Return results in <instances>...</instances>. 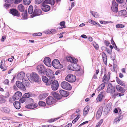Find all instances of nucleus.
Here are the masks:
<instances>
[{"mask_svg": "<svg viewBox=\"0 0 127 127\" xmlns=\"http://www.w3.org/2000/svg\"><path fill=\"white\" fill-rule=\"evenodd\" d=\"M51 84V88L54 91L58 89L59 87V83L58 81L53 79H49V82L47 83V85L49 86Z\"/></svg>", "mask_w": 127, "mask_h": 127, "instance_id": "1", "label": "nucleus"}, {"mask_svg": "<svg viewBox=\"0 0 127 127\" xmlns=\"http://www.w3.org/2000/svg\"><path fill=\"white\" fill-rule=\"evenodd\" d=\"M28 79L30 81H34L37 83H39L40 80V79L39 78L38 75L34 72L32 73L30 75V77Z\"/></svg>", "mask_w": 127, "mask_h": 127, "instance_id": "2", "label": "nucleus"}, {"mask_svg": "<svg viewBox=\"0 0 127 127\" xmlns=\"http://www.w3.org/2000/svg\"><path fill=\"white\" fill-rule=\"evenodd\" d=\"M52 65L56 69H61L63 67V65L61 64L57 59H54L52 61Z\"/></svg>", "mask_w": 127, "mask_h": 127, "instance_id": "3", "label": "nucleus"}, {"mask_svg": "<svg viewBox=\"0 0 127 127\" xmlns=\"http://www.w3.org/2000/svg\"><path fill=\"white\" fill-rule=\"evenodd\" d=\"M37 70L40 74H44L46 69L44 66L42 65H38L36 67Z\"/></svg>", "mask_w": 127, "mask_h": 127, "instance_id": "4", "label": "nucleus"}, {"mask_svg": "<svg viewBox=\"0 0 127 127\" xmlns=\"http://www.w3.org/2000/svg\"><path fill=\"white\" fill-rule=\"evenodd\" d=\"M61 86L63 89L67 90H70L71 89L70 85L65 81L62 82L61 84Z\"/></svg>", "mask_w": 127, "mask_h": 127, "instance_id": "5", "label": "nucleus"}, {"mask_svg": "<svg viewBox=\"0 0 127 127\" xmlns=\"http://www.w3.org/2000/svg\"><path fill=\"white\" fill-rule=\"evenodd\" d=\"M76 79V77L71 74L68 75L65 78V80L69 82H74Z\"/></svg>", "mask_w": 127, "mask_h": 127, "instance_id": "6", "label": "nucleus"}, {"mask_svg": "<svg viewBox=\"0 0 127 127\" xmlns=\"http://www.w3.org/2000/svg\"><path fill=\"white\" fill-rule=\"evenodd\" d=\"M111 9L113 12L117 13L118 11V5L114 0L112 1Z\"/></svg>", "mask_w": 127, "mask_h": 127, "instance_id": "7", "label": "nucleus"}, {"mask_svg": "<svg viewBox=\"0 0 127 127\" xmlns=\"http://www.w3.org/2000/svg\"><path fill=\"white\" fill-rule=\"evenodd\" d=\"M47 76L50 79H53L55 77L54 74L52 70L50 69H46L45 72Z\"/></svg>", "mask_w": 127, "mask_h": 127, "instance_id": "8", "label": "nucleus"}, {"mask_svg": "<svg viewBox=\"0 0 127 127\" xmlns=\"http://www.w3.org/2000/svg\"><path fill=\"white\" fill-rule=\"evenodd\" d=\"M55 102V100L53 97L50 96L47 98L46 100V102L47 104L51 105L54 104Z\"/></svg>", "mask_w": 127, "mask_h": 127, "instance_id": "9", "label": "nucleus"}, {"mask_svg": "<svg viewBox=\"0 0 127 127\" xmlns=\"http://www.w3.org/2000/svg\"><path fill=\"white\" fill-rule=\"evenodd\" d=\"M16 84L17 87L21 90L24 91L26 90L25 87L21 82L17 81L16 82Z\"/></svg>", "mask_w": 127, "mask_h": 127, "instance_id": "10", "label": "nucleus"}, {"mask_svg": "<svg viewBox=\"0 0 127 127\" xmlns=\"http://www.w3.org/2000/svg\"><path fill=\"white\" fill-rule=\"evenodd\" d=\"M44 63L47 66H50L51 65V62L50 59L49 57L45 58L44 60Z\"/></svg>", "mask_w": 127, "mask_h": 127, "instance_id": "11", "label": "nucleus"}, {"mask_svg": "<svg viewBox=\"0 0 127 127\" xmlns=\"http://www.w3.org/2000/svg\"><path fill=\"white\" fill-rule=\"evenodd\" d=\"M41 10L40 9H34L32 14L31 16L32 17H33L35 16L40 15L41 14Z\"/></svg>", "mask_w": 127, "mask_h": 127, "instance_id": "12", "label": "nucleus"}, {"mask_svg": "<svg viewBox=\"0 0 127 127\" xmlns=\"http://www.w3.org/2000/svg\"><path fill=\"white\" fill-rule=\"evenodd\" d=\"M41 9L44 12H47L49 11L50 9V6L47 4H41Z\"/></svg>", "mask_w": 127, "mask_h": 127, "instance_id": "13", "label": "nucleus"}, {"mask_svg": "<svg viewBox=\"0 0 127 127\" xmlns=\"http://www.w3.org/2000/svg\"><path fill=\"white\" fill-rule=\"evenodd\" d=\"M37 106V105L35 103H31L26 105L25 107L28 109H33L36 108Z\"/></svg>", "mask_w": 127, "mask_h": 127, "instance_id": "14", "label": "nucleus"}, {"mask_svg": "<svg viewBox=\"0 0 127 127\" xmlns=\"http://www.w3.org/2000/svg\"><path fill=\"white\" fill-rule=\"evenodd\" d=\"M10 11L11 14L14 16L19 17L20 16V14L18 11L15 9H11Z\"/></svg>", "mask_w": 127, "mask_h": 127, "instance_id": "15", "label": "nucleus"}, {"mask_svg": "<svg viewBox=\"0 0 127 127\" xmlns=\"http://www.w3.org/2000/svg\"><path fill=\"white\" fill-rule=\"evenodd\" d=\"M14 107L17 109H19L21 107V104L19 101H15L13 103Z\"/></svg>", "mask_w": 127, "mask_h": 127, "instance_id": "16", "label": "nucleus"}, {"mask_svg": "<svg viewBox=\"0 0 127 127\" xmlns=\"http://www.w3.org/2000/svg\"><path fill=\"white\" fill-rule=\"evenodd\" d=\"M102 111V108L100 107L97 111L96 115V118L97 119H99L100 117Z\"/></svg>", "mask_w": 127, "mask_h": 127, "instance_id": "17", "label": "nucleus"}, {"mask_svg": "<svg viewBox=\"0 0 127 127\" xmlns=\"http://www.w3.org/2000/svg\"><path fill=\"white\" fill-rule=\"evenodd\" d=\"M67 60L69 62L71 63H75L77 62V60L75 58H73L70 56L67 57H66Z\"/></svg>", "mask_w": 127, "mask_h": 127, "instance_id": "18", "label": "nucleus"}, {"mask_svg": "<svg viewBox=\"0 0 127 127\" xmlns=\"http://www.w3.org/2000/svg\"><path fill=\"white\" fill-rule=\"evenodd\" d=\"M55 3V1L54 0H45L42 4H50L53 5H54Z\"/></svg>", "mask_w": 127, "mask_h": 127, "instance_id": "19", "label": "nucleus"}, {"mask_svg": "<svg viewBox=\"0 0 127 127\" xmlns=\"http://www.w3.org/2000/svg\"><path fill=\"white\" fill-rule=\"evenodd\" d=\"M116 89L118 92L121 93H124L125 91V89H123L119 85H116Z\"/></svg>", "mask_w": 127, "mask_h": 127, "instance_id": "20", "label": "nucleus"}, {"mask_svg": "<svg viewBox=\"0 0 127 127\" xmlns=\"http://www.w3.org/2000/svg\"><path fill=\"white\" fill-rule=\"evenodd\" d=\"M102 82L104 83H107L109 81L110 78L107 77V75L105 74L104 75L103 77L102 78Z\"/></svg>", "mask_w": 127, "mask_h": 127, "instance_id": "21", "label": "nucleus"}, {"mask_svg": "<svg viewBox=\"0 0 127 127\" xmlns=\"http://www.w3.org/2000/svg\"><path fill=\"white\" fill-rule=\"evenodd\" d=\"M123 115H119V116L118 117L115 119L114 123H117L119 122L121 120L123 119Z\"/></svg>", "mask_w": 127, "mask_h": 127, "instance_id": "22", "label": "nucleus"}, {"mask_svg": "<svg viewBox=\"0 0 127 127\" xmlns=\"http://www.w3.org/2000/svg\"><path fill=\"white\" fill-rule=\"evenodd\" d=\"M60 93L61 95H69L68 92L63 90H60Z\"/></svg>", "mask_w": 127, "mask_h": 127, "instance_id": "23", "label": "nucleus"}, {"mask_svg": "<svg viewBox=\"0 0 127 127\" xmlns=\"http://www.w3.org/2000/svg\"><path fill=\"white\" fill-rule=\"evenodd\" d=\"M127 13V11L125 10H123L119 11L118 12V15L119 16H125Z\"/></svg>", "mask_w": 127, "mask_h": 127, "instance_id": "24", "label": "nucleus"}, {"mask_svg": "<svg viewBox=\"0 0 127 127\" xmlns=\"http://www.w3.org/2000/svg\"><path fill=\"white\" fill-rule=\"evenodd\" d=\"M0 110L3 112L8 113H9L10 110L8 108L2 107L0 108Z\"/></svg>", "mask_w": 127, "mask_h": 127, "instance_id": "25", "label": "nucleus"}, {"mask_svg": "<svg viewBox=\"0 0 127 127\" xmlns=\"http://www.w3.org/2000/svg\"><path fill=\"white\" fill-rule=\"evenodd\" d=\"M116 80L117 83L123 86H125L126 85L125 84L120 80L118 77H116Z\"/></svg>", "mask_w": 127, "mask_h": 127, "instance_id": "26", "label": "nucleus"}, {"mask_svg": "<svg viewBox=\"0 0 127 127\" xmlns=\"http://www.w3.org/2000/svg\"><path fill=\"white\" fill-rule=\"evenodd\" d=\"M25 76V73L23 72H21L18 73L17 76L20 79H23V78Z\"/></svg>", "mask_w": 127, "mask_h": 127, "instance_id": "27", "label": "nucleus"}, {"mask_svg": "<svg viewBox=\"0 0 127 127\" xmlns=\"http://www.w3.org/2000/svg\"><path fill=\"white\" fill-rule=\"evenodd\" d=\"M115 92V91L113 89H112L111 87H109L108 86L107 88V93H111V94Z\"/></svg>", "mask_w": 127, "mask_h": 127, "instance_id": "28", "label": "nucleus"}, {"mask_svg": "<svg viewBox=\"0 0 127 127\" xmlns=\"http://www.w3.org/2000/svg\"><path fill=\"white\" fill-rule=\"evenodd\" d=\"M27 96H23L19 100V101L23 103L26 101H27Z\"/></svg>", "mask_w": 127, "mask_h": 127, "instance_id": "29", "label": "nucleus"}, {"mask_svg": "<svg viewBox=\"0 0 127 127\" xmlns=\"http://www.w3.org/2000/svg\"><path fill=\"white\" fill-rule=\"evenodd\" d=\"M89 109V107L88 106H87L84 109V115H86L88 113Z\"/></svg>", "mask_w": 127, "mask_h": 127, "instance_id": "30", "label": "nucleus"}, {"mask_svg": "<svg viewBox=\"0 0 127 127\" xmlns=\"http://www.w3.org/2000/svg\"><path fill=\"white\" fill-rule=\"evenodd\" d=\"M42 79L43 82L46 83V85H47V83L49 82V79H48L46 76H43L42 77Z\"/></svg>", "mask_w": 127, "mask_h": 127, "instance_id": "31", "label": "nucleus"}, {"mask_svg": "<svg viewBox=\"0 0 127 127\" xmlns=\"http://www.w3.org/2000/svg\"><path fill=\"white\" fill-rule=\"evenodd\" d=\"M74 71H79L80 70L79 66L76 64H73Z\"/></svg>", "mask_w": 127, "mask_h": 127, "instance_id": "32", "label": "nucleus"}, {"mask_svg": "<svg viewBox=\"0 0 127 127\" xmlns=\"http://www.w3.org/2000/svg\"><path fill=\"white\" fill-rule=\"evenodd\" d=\"M18 9L21 12H23L24 9V7L23 5L21 4L19 5L18 7Z\"/></svg>", "mask_w": 127, "mask_h": 127, "instance_id": "33", "label": "nucleus"}, {"mask_svg": "<svg viewBox=\"0 0 127 127\" xmlns=\"http://www.w3.org/2000/svg\"><path fill=\"white\" fill-rule=\"evenodd\" d=\"M17 100L16 98V96H13L12 97L10 98L9 99V101L10 103H12L14 101Z\"/></svg>", "mask_w": 127, "mask_h": 127, "instance_id": "34", "label": "nucleus"}, {"mask_svg": "<svg viewBox=\"0 0 127 127\" xmlns=\"http://www.w3.org/2000/svg\"><path fill=\"white\" fill-rule=\"evenodd\" d=\"M33 12V7L32 5H30L28 8V13L30 14H31Z\"/></svg>", "mask_w": 127, "mask_h": 127, "instance_id": "35", "label": "nucleus"}, {"mask_svg": "<svg viewBox=\"0 0 127 127\" xmlns=\"http://www.w3.org/2000/svg\"><path fill=\"white\" fill-rule=\"evenodd\" d=\"M105 83H103L100 85L98 87L97 89L98 91H100L103 89L105 86Z\"/></svg>", "mask_w": 127, "mask_h": 127, "instance_id": "36", "label": "nucleus"}, {"mask_svg": "<svg viewBox=\"0 0 127 127\" xmlns=\"http://www.w3.org/2000/svg\"><path fill=\"white\" fill-rule=\"evenodd\" d=\"M104 97V96H98L96 99L97 102H98L101 101Z\"/></svg>", "mask_w": 127, "mask_h": 127, "instance_id": "37", "label": "nucleus"}, {"mask_svg": "<svg viewBox=\"0 0 127 127\" xmlns=\"http://www.w3.org/2000/svg\"><path fill=\"white\" fill-rule=\"evenodd\" d=\"M23 1L24 4L28 5L31 3L32 0H23Z\"/></svg>", "mask_w": 127, "mask_h": 127, "instance_id": "38", "label": "nucleus"}, {"mask_svg": "<svg viewBox=\"0 0 127 127\" xmlns=\"http://www.w3.org/2000/svg\"><path fill=\"white\" fill-rule=\"evenodd\" d=\"M73 64H69L68 66V68L69 69L71 70L74 71V66Z\"/></svg>", "mask_w": 127, "mask_h": 127, "instance_id": "39", "label": "nucleus"}, {"mask_svg": "<svg viewBox=\"0 0 127 127\" xmlns=\"http://www.w3.org/2000/svg\"><path fill=\"white\" fill-rule=\"evenodd\" d=\"M116 28H123L125 27V26L123 24H120L116 25Z\"/></svg>", "mask_w": 127, "mask_h": 127, "instance_id": "40", "label": "nucleus"}, {"mask_svg": "<svg viewBox=\"0 0 127 127\" xmlns=\"http://www.w3.org/2000/svg\"><path fill=\"white\" fill-rule=\"evenodd\" d=\"M54 97L55 99L58 100H60L63 97H66L67 96H54Z\"/></svg>", "mask_w": 127, "mask_h": 127, "instance_id": "41", "label": "nucleus"}, {"mask_svg": "<svg viewBox=\"0 0 127 127\" xmlns=\"http://www.w3.org/2000/svg\"><path fill=\"white\" fill-rule=\"evenodd\" d=\"M22 15L25 19L27 18V10H25L24 12L22 13Z\"/></svg>", "mask_w": 127, "mask_h": 127, "instance_id": "42", "label": "nucleus"}, {"mask_svg": "<svg viewBox=\"0 0 127 127\" xmlns=\"http://www.w3.org/2000/svg\"><path fill=\"white\" fill-rule=\"evenodd\" d=\"M103 122V119H101L97 124L95 127H99Z\"/></svg>", "mask_w": 127, "mask_h": 127, "instance_id": "43", "label": "nucleus"}, {"mask_svg": "<svg viewBox=\"0 0 127 127\" xmlns=\"http://www.w3.org/2000/svg\"><path fill=\"white\" fill-rule=\"evenodd\" d=\"M38 104L39 105L41 106H45L46 105L45 103L42 101H40L38 103Z\"/></svg>", "mask_w": 127, "mask_h": 127, "instance_id": "44", "label": "nucleus"}, {"mask_svg": "<svg viewBox=\"0 0 127 127\" xmlns=\"http://www.w3.org/2000/svg\"><path fill=\"white\" fill-rule=\"evenodd\" d=\"M30 96H27V101L29 102H33V100L32 98H29Z\"/></svg>", "mask_w": 127, "mask_h": 127, "instance_id": "45", "label": "nucleus"}, {"mask_svg": "<svg viewBox=\"0 0 127 127\" xmlns=\"http://www.w3.org/2000/svg\"><path fill=\"white\" fill-rule=\"evenodd\" d=\"M112 104L111 103H109L106 106V108L108 111H109L111 109Z\"/></svg>", "mask_w": 127, "mask_h": 127, "instance_id": "46", "label": "nucleus"}, {"mask_svg": "<svg viewBox=\"0 0 127 127\" xmlns=\"http://www.w3.org/2000/svg\"><path fill=\"white\" fill-rule=\"evenodd\" d=\"M93 45L95 48L97 50L98 49L99 46L95 42H94L93 43Z\"/></svg>", "mask_w": 127, "mask_h": 127, "instance_id": "47", "label": "nucleus"}, {"mask_svg": "<svg viewBox=\"0 0 127 127\" xmlns=\"http://www.w3.org/2000/svg\"><path fill=\"white\" fill-rule=\"evenodd\" d=\"M44 0H35V4H38L40 3Z\"/></svg>", "mask_w": 127, "mask_h": 127, "instance_id": "48", "label": "nucleus"}, {"mask_svg": "<svg viewBox=\"0 0 127 127\" xmlns=\"http://www.w3.org/2000/svg\"><path fill=\"white\" fill-rule=\"evenodd\" d=\"M46 97L45 96H38V98L39 100H43Z\"/></svg>", "mask_w": 127, "mask_h": 127, "instance_id": "49", "label": "nucleus"}, {"mask_svg": "<svg viewBox=\"0 0 127 127\" xmlns=\"http://www.w3.org/2000/svg\"><path fill=\"white\" fill-rule=\"evenodd\" d=\"M103 61L105 64L106 65H107V57H105V58L104 57V58H102Z\"/></svg>", "mask_w": 127, "mask_h": 127, "instance_id": "50", "label": "nucleus"}, {"mask_svg": "<svg viewBox=\"0 0 127 127\" xmlns=\"http://www.w3.org/2000/svg\"><path fill=\"white\" fill-rule=\"evenodd\" d=\"M42 35V33H41L40 32H38V33H34L33 34V36H40Z\"/></svg>", "mask_w": 127, "mask_h": 127, "instance_id": "51", "label": "nucleus"}, {"mask_svg": "<svg viewBox=\"0 0 127 127\" xmlns=\"http://www.w3.org/2000/svg\"><path fill=\"white\" fill-rule=\"evenodd\" d=\"M3 96H1L0 97V102L1 103H3L5 102V100L3 98Z\"/></svg>", "mask_w": 127, "mask_h": 127, "instance_id": "52", "label": "nucleus"}, {"mask_svg": "<svg viewBox=\"0 0 127 127\" xmlns=\"http://www.w3.org/2000/svg\"><path fill=\"white\" fill-rule=\"evenodd\" d=\"M56 32V30L55 29H52L49 32V33H51L53 34L55 33Z\"/></svg>", "mask_w": 127, "mask_h": 127, "instance_id": "53", "label": "nucleus"}, {"mask_svg": "<svg viewBox=\"0 0 127 127\" xmlns=\"http://www.w3.org/2000/svg\"><path fill=\"white\" fill-rule=\"evenodd\" d=\"M60 25L61 26L63 27V28H65V22L64 21H62L61 22L60 24Z\"/></svg>", "mask_w": 127, "mask_h": 127, "instance_id": "54", "label": "nucleus"}, {"mask_svg": "<svg viewBox=\"0 0 127 127\" xmlns=\"http://www.w3.org/2000/svg\"><path fill=\"white\" fill-rule=\"evenodd\" d=\"M79 115H78L77 117L75 119L72 121V123L73 124L75 123L78 120V119L79 118Z\"/></svg>", "mask_w": 127, "mask_h": 127, "instance_id": "55", "label": "nucleus"}, {"mask_svg": "<svg viewBox=\"0 0 127 127\" xmlns=\"http://www.w3.org/2000/svg\"><path fill=\"white\" fill-rule=\"evenodd\" d=\"M3 83L5 84L8 85L9 81L8 79H6L4 80L3 82Z\"/></svg>", "mask_w": 127, "mask_h": 127, "instance_id": "56", "label": "nucleus"}, {"mask_svg": "<svg viewBox=\"0 0 127 127\" xmlns=\"http://www.w3.org/2000/svg\"><path fill=\"white\" fill-rule=\"evenodd\" d=\"M91 14H92V15L94 17H97V16H95V14L96 13V12H94L91 11Z\"/></svg>", "mask_w": 127, "mask_h": 127, "instance_id": "57", "label": "nucleus"}, {"mask_svg": "<svg viewBox=\"0 0 127 127\" xmlns=\"http://www.w3.org/2000/svg\"><path fill=\"white\" fill-rule=\"evenodd\" d=\"M107 52L109 54H111V53L112 50H110L109 49L107 48L106 49Z\"/></svg>", "mask_w": 127, "mask_h": 127, "instance_id": "58", "label": "nucleus"}, {"mask_svg": "<svg viewBox=\"0 0 127 127\" xmlns=\"http://www.w3.org/2000/svg\"><path fill=\"white\" fill-rule=\"evenodd\" d=\"M14 95H22V94L21 92L17 91L15 93Z\"/></svg>", "mask_w": 127, "mask_h": 127, "instance_id": "59", "label": "nucleus"}, {"mask_svg": "<svg viewBox=\"0 0 127 127\" xmlns=\"http://www.w3.org/2000/svg\"><path fill=\"white\" fill-rule=\"evenodd\" d=\"M51 94L53 95H59L57 93L54 91L51 92Z\"/></svg>", "mask_w": 127, "mask_h": 127, "instance_id": "60", "label": "nucleus"}, {"mask_svg": "<svg viewBox=\"0 0 127 127\" xmlns=\"http://www.w3.org/2000/svg\"><path fill=\"white\" fill-rule=\"evenodd\" d=\"M59 118H56L55 119H50L49 120V122H53L54 121H56Z\"/></svg>", "mask_w": 127, "mask_h": 127, "instance_id": "61", "label": "nucleus"}, {"mask_svg": "<svg viewBox=\"0 0 127 127\" xmlns=\"http://www.w3.org/2000/svg\"><path fill=\"white\" fill-rule=\"evenodd\" d=\"M5 2H8L9 3H12L13 2V0H5Z\"/></svg>", "mask_w": 127, "mask_h": 127, "instance_id": "62", "label": "nucleus"}, {"mask_svg": "<svg viewBox=\"0 0 127 127\" xmlns=\"http://www.w3.org/2000/svg\"><path fill=\"white\" fill-rule=\"evenodd\" d=\"M111 59L113 60L114 61L115 59V55H112L111 56Z\"/></svg>", "mask_w": 127, "mask_h": 127, "instance_id": "63", "label": "nucleus"}, {"mask_svg": "<svg viewBox=\"0 0 127 127\" xmlns=\"http://www.w3.org/2000/svg\"><path fill=\"white\" fill-rule=\"evenodd\" d=\"M72 126V124L71 123H69L67 125L64 127H71Z\"/></svg>", "mask_w": 127, "mask_h": 127, "instance_id": "64", "label": "nucleus"}]
</instances>
